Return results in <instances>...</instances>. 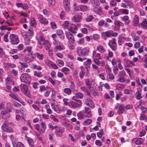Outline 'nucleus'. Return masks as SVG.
<instances>
[{
  "mask_svg": "<svg viewBox=\"0 0 147 147\" xmlns=\"http://www.w3.org/2000/svg\"><path fill=\"white\" fill-rule=\"evenodd\" d=\"M141 27L145 29H147V20L145 19L141 24Z\"/></svg>",
  "mask_w": 147,
  "mask_h": 147,
  "instance_id": "19",
  "label": "nucleus"
},
{
  "mask_svg": "<svg viewBox=\"0 0 147 147\" xmlns=\"http://www.w3.org/2000/svg\"><path fill=\"white\" fill-rule=\"evenodd\" d=\"M55 3V0H49V5L50 7H53Z\"/></svg>",
  "mask_w": 147,
  "mask_h": 147,
  "instance_id": "37",
  "label": "nucleus"
},
{
  "mask_svg": "<svg viewBox=\"0 0 147 147\" xmlns=\"http://www.w3.org/2000/svg\"><path fill=\"white\" fill-rule=\"evenodd\" d=\"M85 103L86 105L89 106L93 109L94 107V105L92 100L89 98H87L86 100Z\"/></svg>",
  "mask_w": 147,
  "mask_h": 147,
  "instance_id": "12",
  "label": "nucleus"
},
{
  "mask_svg": "<svg viewBox=\"0 0 147 147\" xmlns=\"http://www.w3.org/2000/svg\"><path fill=\"white\" fill-rule=\"evenodd\" d=\"M18 73V71L15 69H13L11 71L12 74L14 76L17 75Z\"/></svg>",
  "mask_w": 147,
  "mask_h": 147,
  "instance_id": "64",
  "label": "nucleus"
},
{
  "mask_svg": "<svg viewBox=\"0 0 147 147\" xmlns=\"http://www.w3.org/2000/svg\"><path fill=\"white\" fill-rule=\"evenodd\" d=\"M84 38H82L80 39L79 42V44L80 45H82L83 44L84 42Z\"/></svg>",
  "mask_w": 147,
  "mask_h": 147,
  "instance_id": "58",
  "label": "nucleus"
},
{
  "mask_svg": "<svg viewBox=\"0 0 147 147\" xmlns=\"http://www.w3.org/2000/svg\"><path fill=\"white\" fill-rule=\"evenodd\" d=\"M12 144L13 147H24L23 144L20 142L17 143L16 144L15 143L13 142Z\"/></svg>",
  "mask_w": 147,
  "mask_h": 147,
  "instance_id": "27",
  "label": "nucleus"
},
{
  "mask_svg": "<svg viewBox=\"0 0 147 147\" xmlns=\"http://www.w3.org/2000/svg\"><path fill=\"white\" fill-rule=\"evenodd\" d=\"M10 42L12 45H17L18 44L19 40L18 36L14 34H11L9 36Z\"/></svg>",
  "mask_w": 147,
  "mask_h": 147,
  "instance_id": "5",
  "label": "nucleus"
},
{
  "mask_svg": "<svg viewBox=\"0 0 147 147\" xmlns=\"http://www.w3.org/2000/svg\"><path fill=\"white\" fill-rule=\"evenodd\" d=\"M92 122V120L90 119H88L87 120L84 121V125H88L90 124Z\"/></svg>",
  "mask_w": 147,
  "mask_h": 147,
  "instance_id": "39",
  "label": "nucleus"
},
{
  "mask_svg": "<svg viewBox=\"0 0 147 147\" xmlns=\"http://www.w3.org/2000/svg\"><path fill=\"white\" fill-rule=\"evenodd\" d=\"M109 45L113 50L115 51L117 49L115 39V38H112L110 40L109 43Z\"/></svg>",
  "mask_w": 147,
  "mask_h": 147,
  "instance_id": "8",
  "label": "nucleus"
},
{
  "mask_svg": "<svg viewBox=\"0 0 147 147\" xmlns=\"http://www.w3.org/2000/svg\"><path fill=\"white\" fill-rule=\"evenodd\" d=\"M97 50L101 53H103L105 51V50L103 47L101 45H99L97 47Z\"/></svg>",
  "mask_w": 147,
  "mask_h": 147,
  "instance_id": "23",
  "label": "nucleus"
},
{
  "mask_svg": "<svg viewBox=\"0 0 147 147\" xmlns=\"http://www.w3.org/2000/svg\"><path fill=\"white\" fill-rule=\"evenodd\" d=\"M122 20L124 22L125 24L126 25L128 24L130 22V20H129V17L127 16H125L123 17Z\"/></svg>",
  "mask_w": 147,
  "mask_h": 147,
  "instance_id": "21",
  "label": "nucleus"
},
{
  "mask_svg": "<svg viewBox=\"0 0 147 147\" xmlns=\"http://www.w3.org/2000/svg\"><path fill=\"white\" fill-rule=\"evenodd\" d=\"M33 29L32 28H30L28 30V32L27 33V35L29 36H32L33 34Z\"/></svg>",
  "mask_w": 147,
  "mask_h": 147,
  "instance_id": "33",
  "label": "nucleus"
},
{
  "mask_svg": "<svg viewBox=\"0 0 147 147\" xmlns=\"http://www.w3.org/2000/svg\"><path fill=\"white\" fill-rule=\"evenodd\" d=\"M67 38L71 42H74L75 41L74 37L71 35L69 36L68 37H67Z\"/></svg>",
  "mask_w": 147,
  "mask_h": 147,
  "instance_id": "43",
  "label": "nucleus"
},
{
  "mask_svg": "<svg viewBox=\"0 0 147 147\" xmlns=\"http://www.w3.org/2000/svg\"><path fill=\"white\" fill-rule=\"evenodd\" d=\"M124 61V62L126 63V65L129 67H131L135 65L131 61L127 59H125Z\"/></svg>",
  "mask_w": 147,
  "mask_h": 147,
  "instance_id": "18",
  "label": "nucleus"
},
{
  "mask_svg": "<svg viewBox=\"0 0 147 147\" xmlns=\"http://www.w3.org/2000/svg\"><path fill=\"white\" fill-rule=\"evenodd\" d=\"M38 44L40 45H43L45 47L47 50L49 49V47L50 46L49 42L48 40L45 39L43 36H40L38 39Z\"/></svg>",
  "mask_w": 147,
  "mask_h": 147,
  "instance_id": "2",
  "label": "nucleus"
},
{
  "mask_svg": "<svg viewBox=\"0 0 147 147\" xmlns=\"http://www.w3.org/2000/svg\"><path fill=\"white\" fill-rule=\"evenodd\" d=\"M102 34H103L104 36L109 37L110 35H111V33L110 32L108 31L105 32H103Z\"/></svg>",
  "mask_w": 147,
  "mask_h": 147,
  "instance_id": "47",
  "label": "nucleus"
},
{
  "mask_svg": "<svg viewBox=\"0 0 147 147\" xmlns=\"http://www.w3.org/2000/svg\"><path fill=\"white\" fill-rule=\"evenodd\" d=\"M64 7L65 10L67 12H68L70 10V5L64 6Z\"/></svg>",
  "mask_w": 147,
  "mask_h": 147,
  "instance_id": "55",
  "label": "nucleus"
},
{
  "mask_svg": "<svg viewBox=\"0 0 147 147\" xmlns=\"http://www.w3.org/2000/svg\"><path fill=\"white\" fill-rule=\"evenodd\" d=\"M32 49V47L30 46H28L26 47V49L24 51L25 52L26 51H28V52L30 53L31 52V49Z\"/></svg>",
  "mask_w": 147,
  "mask_h": 147,
  "instance_id": "50",
  "label": "nucleus"
},
{
  "mask_svg": "<svg viewBox=\"0 0 147 147\" xmlns=\"http://www.w3.org/2000/svg\"><path fill=\"white\" fill-rule=\"evenodd\" d=\"M68 29L73 33H76L77 30V27L74 24H70Z\"/></svg>",
  "mask_w": 147,
  "mask_h": 147,
  "instance_id": "11",
  "label": "nucleus"
},
{
  "mask_svg": "<svg viewBox=\"0 0 147 147\" xmlns=\"http://www.w3.org/2000/svg\"><path fill=\"white\" fill-rule=\"evenodd\" d=\"M32 86L34 88L36 89L37 88V86L38 85V83L37 82H34L32 84Z\"/></svg>",
  "mask_w": 147,
  "mask_h": 147,
  "instance_id": "60",
  "label": "nucleus"
},
{
  "mask_svg": "<svg viewBox=\"0 0 147 147\" xmlns=\"http://www.w3.org/2000/svg\"><path fill=\"white\" fill-rule=\"evenodd\" d=\"M25 61L28 63L31 62L33 60V57L32 53L30 55H28L25 58Z\"/></svg>",
  "mask_w": 147,
  "mask_h": 147,
  "instance_id": "17",
  "label": "nucleus"
},
{
  "mask_svg": "<svg viewBox=\"0 0 147 147\" xmlns=\"http://www.w3.org/2000/svg\"><path fill=\"white\" fill-rule=\"evenodd\" d=\"M63 4L64 6L70 5V3L68 0H63Z\"/></svg>",
  "mask_w": 147,
  "mask_h": 147,
  "instance_id": "49",
  "label": "nucleus"
},
{
  "mask_svg": "<svg viewBox=\"0 0 147 147\" xmlns=\"http://www.w3.org/2000/svg\"><path fill=\"white\" fill-rule=\"evenodd\" d=\"M9 123L7 121H5L2 126V129L3 130L7 132H11L12 131V129L9 127Z\"/></svg>",
  "mask_w": 147,
  "mask_h": 147,
  "instance_id": "4",
  "label": "nucleus"
},
{
  "mask_svg": "<svg viewBox=\"0 0 147 147\" xmlns=\"http://www.w3.org/2000/svg\"><path fill=\"white\" fill-rule=\"evenodd\" d=\"M40 90L41 91H43L46 90V88L44 85L41 86L40 87Z\"/></svg>",
  "mask_w": 147,
  "mask_h": 147,
  "instance_id": "62",
  "label": "nucleus"
},
{
  "mask_svg": "<svg viewBox=\"0 0 147 147\" xmlns=\"http://www.w3.org/2000/svg\"><path fill=\"white\" fill-rule=\"evenodd\" d=\"M10 116L9 114L7 112H3L2 115V118L4 119H6L8 118Z\"/></svg>",
  "mask_w": 147,
  "mask_h": 147,
  "instance_id": "29",
  "label": "nucleus"
},
{
  "mask_svg": "<svg viewBox=\"0 0 147 147\" xmlns=\"http://www.w3.org/2000/svg\"><path fill=\"white\" fill-rule=\"evenodd\" d=\"M72 112V111L70 109L67 110L66 113L65 114V116H67L70 115Z\"/></svg>",
  "mask_w": 147,
  "mask_h": 147,
  "instance_id": "52",
  "label": "nucleus"
},
{
  "mask_svg": "<svg viewBox=\"0 0 147 147\" xmlns=\"http://www.w3.org/2000/svg\"><path fill=\"white\" fill-rule=\"evenodd\" d=\"M90 2L95 8L99 6V2L98 0H90Z\"/></svg>",
  "mask_w": 147,
  "mask_h": 147,
  "instance_id": "20",
  "label": "nucleus"
},
{
  "mask_svg": "<svg viewBox=\"0 0 147 147\" xmlns=\"http://www.w3.org/2000/svg\"><path fill=\"white\" fill-rule=\"evenodd\" d=\"M31 25L32 26H36V23L35 20L33 18H32L30 20Z\"/></svg>",
  "mask_w": 147,
  "mask_h": 147,
  "instance_id": "36",
  "label": "nucleus"
},
{
  "mask_svg": "<svg viewBox=\"0 0 147 147\" xmlns=\"http://www.w3.org/2000/svg\"><path fill=\"white\" fill-rule=\"evenodd\" d=\"M34 103L35 104H33L32 105L33 108L36 110L39 111V108L38 106V105L39 106L38 103L37 102H36Z\"/></svg>",
  "mask_w": 147,
  "mask_h": 147,
  "instance_id": "32",
  "label": "nucleus"
},
{
  "mask_svg": "<svg viewBox=\"0 0 147 147\" xmlns=\"http://www.w3.org/2000/svg\"><path fill=\"white\" fill-rule=\"evenodd\" d=\"M105 68L106 70V71L107 73H109L111 72V70L109 69V68L108 65H106L105 66Z\"/></svg>",
  "mask_w": 147,
  "mask_h": 147,
  "instance_id": "53",
  "label": "nucleus"
},
{
  "mask_svg": "<svg viewBox=\"0 0 147 147\" xmlns=\"http://www.w3.org/2000/svg\"><path fill=\"white\" fill-rule=\"evenodd\" d=\"M89 51V48L85 47L83 49L80 53H78L80 56H86L88 55Z\"/></svg>",
  "mask_w": 147,
  "mask_h": 147,
  "instance_id": "9",
  "label": "nucleus"
},
{
  "mask_svg": "<svg viewBox=\"0 0 147 147\" xmlns=\"http://www.w3.org/2000/svg\"><path fill=\"white\" fill-rule=\"evenodd\" d=\"M57 63L59 64H61L62 65H63L64 64L63 61L61 60H58L57 61Z\"/></svg>",
  "mask_w": 147,
  "mask_h": 147,
  "instance_id": "63",
  "label": "nucleus"
},
{
  "mask_svg": "<svg viewBox=\"0 0 147 147\" xmlns=\"http://www.w3.org/2000/svg\"><path fill=\"white\" fill-rule=\"evenodd\" d=\"M125 108V107L122 105H120L119 109L117 111V113L119 114H122Z\"/></svg>",
  "mask_w": 147,
  "mask_h": 147,
  "instance_id": "22",
  "label": "nucleus"
},
{
  "mask_svg": "<svg viewBox=\"0 0 147 147\" xmlns=\"http://www.w3.org/2000/svg\"><path fill=\"white\" fill-rule=\"evenodd\" d=\"M7 67H9L11 68H13L15 67V65L13 63H8L7 64Z\"/></svg>",
  "mask_w": 147,
  "mask_h": 147,
  "instance_id": "45",
  "label": "nucleus"
},
{
  "mask_svg": "<svg viewBox=\"0 0 147 147\" xmlns=\"http://www.w3.org/2000/svg\"><path fill=\"white\" fill-rule=\"evenodd\" d=\"M83 94L81 92H78L76 93L75 95L74 96L72 97L73 99L76 100V99L78 98H82L83 97Z\"/></svg>",
  "mask_w": 147,
  "mask_h": 147,
  "instance_id": "14",
  "label": "nucleus"
},
{
  "mask_svg": "<svg viewBox=\"0 0 147 147\" xmlns=\"http://www.w3.org/2000/svg\"><path fill=\"white\" fill-rule=\"evenodd\" d=\"M140 46V44L139 42H136L134 45V47L135 48H138Z\"/></svg>",
  "mask_w": 147,
  "mask_h": 147,
  "instance_id": "61",
  "label": "nucleus"
},
{
  "mask_svg": "<svg viewBox=\"0 0 147 147\" xmlns=\"http://www.w3.org/2000/svg\"><path fill=\"white\" fill-rule=\"evenodd\" d=\"M69 69L67 67H64L62 68L61 69V71L64 73L65 74H67V72L69 71Z\"/></svg>",
  "mask_w": 147,
  "mask_h": 147,
  "instance_id": "40",
  "label": "nucleus"
},
{
  "mask_svg": "<svg viewBox=\"0 0 147 147\" xmlns=\"http://www.w3.org/2000/svg\"><path fill=\"white\" fill-rule=\"evenodd\" d=\"M85 83L86 85L88 86L89 90H91V88L90 86L92 84L91 81H90L89 79H86L85 81Z\"/></svg>",
  "mask_w": 147,
  "mask_h": 147,
  "instance_id": "30",
  "label": "nucleus"
},
{
  "mask_svg": "<svg viewBox=\"0 0 147 147\" xmlns=\"http://www.w3.org/2000/svg\"><path fill=\"white\" fill-rule=\"evenodd\" d=\"M83 112L84 113L85 112L87 114L86 115H85V116H87L88 117H91V115L90 114L91 110L90 108L89 107L85 108V110L83 111Z\"/></svg>",
  "mask_w": 147,
  "mask_h": 147,
  "instance_id": "16",
  "label": "nucleus"
},
{
  "mask_svg": "<svg viewBox=\"0 0 147 147\" xmlns=\"http://www.w3.org/2000/svg\"><path fill=\"white\" fill-rule=\"evenodd\" d=\"M114 23L115 25L117 26H119L121 25L120 24L122 23L121 22H120L119 21L117 20L114 21Z\"/></svg>",
  "mask_w": 147,
  "mask_h": 147,
  "instance_id": "48",
  "label": "nucleus"
},
{
  "mask_svg": "<svg viewBox=\"0 0 147 147\" xmlns=\"http://www.w3.org/2000/svg\"><path fill=\"white\" fill-rule=\"evenodd\" d=\"M34 55L35 57H36L37 59H38L40 60H42L43 58V56L42 54H40L38 53H36L34 54Z\"/></svg>",
  "mask_w": 147,
  "mask_h": 147,
  "instance_id": "24",
  "label": "nucleus"
},
{
  "mask_svg": "<svg viewBox=\"0 0 147 147\" xmlns=\"http://www.w3.org/2000/svg\"><path fill=\"white\" fill-rule=\"evenodd\" d=\"M64 92L66 94L69 95L71 92V90L69 88H65L64 90Z\"/></svg>",
  "mask_w": 147,
  "mask_h": 147,
  "instance_id": "38",
  "label": "nucleus"
},
{
  "mask_svg": "<svg viewBox=\"0 0 147 147\" xmlns=\"http://www.w3.org/2000/svg\"><path fill=\"white\" fill-rule=\"evenodd\" d=\"M118 80L121 82H125V79L123 77L119 78Z\"/></svg>",
  "mask_w": 147,
  "mask_h": 147,
  "instance_id": "57",
  "label": "nucleus"
},
{
  "mask_svg": "<svg viewBox=\"0 0 147 147\" xmlns=\"http://www.w3.org/2000/svg\"><path fill=\"white\" fill-rule=\"evenodd\" d=\"M93 17L92 16H88L86 19V21L87 22L91 21L93 18Z\"/></svg>",
  "mask_w": 147,
  "mask_h": 147,
  "instance_id": "41",
  "label": "nucleus"
},
{
  "mask_svg": "<svg viewBox=\"0 0 147 147\" xmlns=\"http://www.w3.org/2000/svg\"><path fill=\"white\" fill-rule=\"evenodd\" d=\"M64 131V129L62 128L61 127H59L56 129L55 133H58L60 134H61L63 133Z\"/></svg>",
  "mask_w": 147,
  "mask_h": 147,
  "instance_id": "28",
  "label": "nucleus"
},
{
  "mask_svg": "<svg viewBox=\"0 0 147 147\" xmlns=\"http://www.w3.org/2000/svg\"><path fill=\"white\" fill-rule=\"evenodd\" d=\"M77 103L73 101H70L69 102L68 105L71 107L75 108L80 107L81 106V102L80 100H77Z\"/></svg>",
  "mask_w": 147,
  "mask_h": 147,
  "instance_id": "7",
  "label": "nucleus"
},
{
  "mask_svg": "<svg viewBox=\"0 0 147 147\" xmlns=\"http://www.w3.org/2000/svg\"><path fill=\"white\" fill-rule=\"evenodd\" d=\"M69 22L68 21H65L64 22V23L62 25L63 27L64 28H67L68 29L69 26Z\"/></svg>",
  "mask_w": 147,
  "mask_h": 147,
  "instance_id": "35",
  "label": "nucleus"
},
{
  "mask_svg": "<svg viewBox=\"0 0 147 147\" xmlns=\"http://www.w3.org/2000/svg\"><path fill=\"white\" fill-rule=\"evenodd\" d=\"M80 9L82 11H86L88 10V7L86 5H81L80 6Z\"/></svg>",
  "mask_w": 147,
  "mask_h": 147,
  "instance_id": "42",
  "label": "nucleus"
},
{
  "mask_svg": "<svg viewBox=\"0 0 147 147\" xmlns=\"http://www.w3.org/2000/svg\"><path fill=\"white\" fill-rule=\"evenodd\" d=\"M12 144L13 147H24L23 144L20 142L17 143L16 144L15 143L13 142Z\"/></svg>",
  "mask_w": 147,
  "mask_h": 147,
  "instance_id": "25",
  "label": "nucleus"
},
{
  "mask_svg": "<svg viewBox=\"0 0 147 147\" xmlns=\"http://www.w3.org/2000/svg\"><path fill=\"white\" fill-rule=\"evenodd\" d=\"M53 45L56 46L55 48V51L56 52L58 51L64 50L65 49V47L63 44L59 41L54 42Z\"/></svg>",
  "mask_w": 147,
  "mask_h": 147,
  "instance_id": "6",
  "label": "nucleus"
},
{
  "mask_svg": "<svg viewBox=\"0 0 147 147\" xmlns=\"http://www.w3.org/2000/svg\"><path fill=\"white\" fill-rule=\"evenodd\" d=\"M51 28L53 29H55L57 27L56 24L54 22H51Z\"/></svg>",
  "mask_w": 147,
  "mask_h": 147,
  "instance_id": "46",
  "label": "nucleus"
},
{
  "mask_svg": "<svg viewBox=\"0 0 147 147\" xmlns=\"http://www.w3.org/2000/svg\"><path fill=\"white\" fill-rule=\"evenodd\" d=\"M37 17L39 21L42 24H44V25H46L48 24V21L46 18H44L40 14L38 15Z\"/></svg>",
  "mask_w": 147,
  "mask_h": 147,
  "instance_id": "10",
  "label": "nucleus"
},
{
  "mask_svg": "<svg viewBox=\"0 0 147 147\" xmlns=\"http://www.w3.org/2000/svg\"><path fill=\"white\" fill-rule=\"evenodd\" d=\"M84 73L82 71H81L80 73V77L81 79H82L84 76Z\"/></svg>",
  "mask_w": 147,
  "mask_h": 147,
  "instance_id": "59",
  "label": "nucleus"
},
{
  "mask_svg": "<svg viewBox=\"0 0 147 147\" xmlns=\"http://www.w3.org/2000/svg\"><path fill=\"white\" fill-rule=\"evenodd\" d=\"M139 18L137 15H135L133 20V24L134 26H137L139 23Z\"/></svg>",
  "mask_w": 147,
  "mask_h": 147,
  "instance_id": "15",
  "label": "nucleus"
},
{
  "mask_svg": "<svg viewBox=\"0 0 147 147\" xmlns=\"http://www.w3.org/2000/svg\"><path fill=\"white\" fill-rule=\"evenodd\" d=\"M20 87L21 91L25 96L29 98L31 97L32 95L29 90H28V87L25 84H21Z\"/></svg>",
  "mask_w": 147,
  "mask_h": 147,
  "instance_id": "1",
  "label": "nucleus"
},
{
  "mask_svg": "<svg viewBox=\"0 0 147 147\" xmlns=\"http://www.w3.org/2000/svg\"><path fill=\"white\" fill-rule=\"evenodd\" d=\"M95 144L97 146H102V144L101 142L98 140H96L95 141Z\"/></svg>",
  "mask_w": 147,
  "mask_h": 147,
  "instance_id": "51",
  "label": "nucleus"
},
{
  "mask_svg": "<svg viewBox=\"0 0 147 147\" xmlns=\"http://www.w3.org/2000/svg\"><path fill=\"white\" fill-rule=\"evenodd\" d=\"M82 16L78 15H76L72 18V20L74 22H79L81 20Z\"/></svg>",
  "mask_w": 147,
  "mask_h": 147,
  "instance_id": "13",
  "label": "nucleus"
},
{
  "mask_svg": "<svg viewBox=\"0 0 147 147\" xmlns=\"http://www.w3.org/2000/svg\"><path fill=\"white\" fill-rule=\"evenodd\" d=\"M22 9L25 10H26L28 9V5L27 4H24L22 6Z\"/></svg>",
  "mask_w": 147,
  "mask_h": 147,
  "instance_id": "56",
  "label": "nucleus"
},
{
  "mask_svg": "<svg viewBox=\"0 0 147 147\" xmlns=\"http://www.w3.org/2000/svg\"><path fill=\"white\" fill-rule=\"evenodd\" d=\"M143 140L141 138H138L135 141L134 143L136 145H140L143 143Z\"/></svg>",
  "mask_w": 147,
  "mask_h": 147,
  "instance_id": "31",
  "label": "nucleus"
},
{
  "mask_svg": "<svg viewBox=\"0 0 147 147\" xmlns=\"http://www.w3.org/2000/svg\"><path fill=\"white\" fill-rule=\"evenodd\" d=\"M9 96L13 98L16 100H18V98L17 94L11 93L9 94Z\"/></svg>",
  "mask_w": 147,
  "mask_h": 147,
  "instance_id": "34",
  "label": "nucleus"
},
{
  "mask_svg": "<svg viewBox=\"0 0 147 147\" xmlns=\"http://www.w3.org/2000/svg\"><path fill=\"white\" fill-rule=\"evenodd\" d=\"M20 64L21 65V67L23 68H27L28 67L27 64L25 63L20 62Z\"/></svg>",
  "mask_w": 147,
  "mask_h": 147,
  "instance_id": "44",
  "label": "nucleus"
},
{
  "mask_svg": "<svg viewBox=\"0 0 147 147\" xmlns=\"http://www.w3.org/2000/svg\"><path fill=\"white\" fill-rule=\"evenodd\" d=\"M12 144L13 147H24L23 144L20 142L17 143L16 144L15 143L13 142Z\"/></svg>",
  "mask_w": 147,
  "mask_h": 147,
  "instance_id": "26",
  "label": "nucleus"
},
{
  "mask_svg": "<svg viewBox=\"0 0 147 147\" xmlns=\"http://www.w3.org/2000/svg\"><path fill=\"white\" fill-rule=\"evenodd\" d=\"M20 79L21 82L27 84H29L31 80L30 76L27 73L22 74L20 77Z\"/></svg>",
  "mask_w": 147,
  "mask_h": 147,
  "instance_id": "3",
  "label": "nucleus"
},
{
  "mask_svg": "<svg viewBox=\"0 0 147 147\" xmlns=\"http://www.w3.org/2000/svg\"><path fill=\"white\" fill-rule=\"evenodd\" d=\"M132 38L133 40L134 41L138 40L140 39V38L138 36H132Z\"/></svg>",
  "mask_w": 147,
  "mask_h": 147,
  "instance_id": "54",
  "label": "nucleus"
}]
</instances>
